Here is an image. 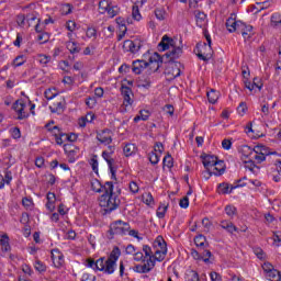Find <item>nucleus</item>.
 Returning <instances> with one entry per match:
<instances>
[{
  "mask_svg": "<svg viewBox=\"0 0 281 281\" xmlns=\"http://www.w3.org/2000/svg\"><path fill=\"white\" fill-rule=\"evenodd\" d=\"M44 95L46 100H54V98L58 95V92H56V89L48 88L47 90H45Z\"/></svg>",
  "mask_w": 281,
  "mask_h": 281,
  "instance_id": "e433bc0d",
  "label": "nucleus"
},
{
  "mask_svg": "<svg viewBox=\"0 0 281 281\" xmlns=\"http://www.w3.org/2000/svg\"><path fill=\"white\" fill-rule=\"evenodd\" d=\"M95 104H98V100H95V97H89L86 99V105L88 109H94Z\"/></svg>",
  "mask_w": 281,
  "mask_h": 281,
  "instance_id": "de8ad7c7",
  "label": "nucleus"
},
{
  "mask_svg": "<svg viewBox=\"0 0 281 281\" xmlns=\"http://www.w3.org/2000/svg\"><path fill=\"white\" fill-rule=\"evenodd\" d=\"M281 23V15L279 13H274L271 15V25L278 27Z\"/></svg>",
  "mask_w": 281,
  "mask_h": 281,
  "instance_id": "a18cd8bd",
  "label": "nucleus"
},
{
  "mask_svg": "<svg viewBox=\"0 0 281 281\" xmlns=\"http://www.w3.org/2000/svg\"><path fill=\"white\" fill-rule=\"evenodd\" d=\"M225 173V162L223 160H217L215 166L212 167L211 172L209 173L210 177L214 175L215 177H221V175Z\"/></svg>",
  "mask_w": 281,
  "mask_h": 281,
  "instance_id": "4be33fe9",
  "label": "nucleus"
},
{
  "mask_svg": "<svg viewBox=\"0 0 281 281\" xmlns=\"http://www.w3.org/2000/svg\"><path fill=\"white\" fill-rule=\"evenodd\" d=\"M204 36L206 38L207 44L204 43L202 48L198 50V58H200V60H204V63H207V60L212 58V37L207 32L204 33Z\"/></svg>",
  "mask_w": 281,
  "mask_h": 281,
  "instance_id": "423d86ee",
  "label": "nucleus"
},
{
  "mask_svg": "<svg viewBox=\"0 0 281 281\" xmlns=\"http://www.w3.org/2000/svg\"><path fill=\"white\" fill-rule=\"evenodd\" d=\"M22 205L25 207V210H32V207H34V202L32 199L24 198L22 199Z\"/></svg>",
  "mask_w": 281,
  "mask_h": 281,
  "instance_id": "09e8293b",
  "label": "nucleus"
},
{
  "mask_svg": "<svg viewBox=\"0 0 281 281\" xmlns=\"http://www.w3.org/2000/svg\"><path fill=\"white\" fill-rule=\"evenodd\" d=\"M91 189L93 190V192H104V184L102 186V183L95 179L91 182Z\"/></svg>",
  "mask_w": 281,
  "mask_h": 281,
  "instance_id": "72a5a7b5",
  "label": "nucleus"
},
{
  "mask_svg": "<svg viewBox=\"0 0 281 281\" xmlns=\"http://www.w3.org/2000/svg\"><path fill=\"white\" fill-rule=\"evenodd\" d=\"M177 43L172 40V37H169L168 35H164L160 43L158 44V47H161V52H166L167 49H170L168 53H166L167 58H170V60H175L183 54V49L181 47L176 46Z\"/></svg>",
  "mask_w": 281,
  "mask_h": 281,
  "instance_id": "20e7f679",
  "label": "nucleus"
},
{
  "mask_svg": "<svg viewBox=\"0 0 281 281\" xmlns=\"http://www.w3.org/2000/svg\"><path fill=\"white\" fill-rule=\"evenodd\" d=\"M143 58H147V67H149L150 71H159V68L161 67V64L164 60L161 59V55L158 53H154L150 55V53H147L143 55Z\"/></svg>",
  "mask_w": 281,
  "mask_h": 281,
  "instance_id": "1a4fd4ad",
  "label": "nucleus"
},
{
  "mask_svg": "<svg viewBox=\"0 0 281 281\" xmlns=\"http://www.w3.org/2000/svg\"><path fill=\"white\" fill-rule=\"evenodd\" d=\"M120 256H122V250H120V247L115 246L110 252L108 259L104 257L99 258V271H102L108 276H112V273H115Z\"/></svg>",
  "mask_w": 281,
  "mask_h": 281,
  "instance_id": "7ed1b4c3",
  "label": "nucleus"
},
{
  "mask_svg": "<svg viewBox=\"0 0 281 281\" xmlns=\"http://www.w3.org/2000/svg\"><path fill=\"white\" fill-rule=\"evenodd\" d=\"M180 207H182L183 210L188 209L190 205V199H188V196H184L180 200L179 202Z\"/></svg>",
  "mask_w": 281,
  "mask_h": 281,
  "instance_id": "e2e57ef3",
  "label": "nucleus"
},
{
  "mask_svg": "<svg viewBox=\"0 0 281 281\" xmlns=\"http://www.w3.org/2000/svg\"><path fill=\"white\" fill-rule=\"evenodd\" d=\"M153 248L148 245H143L142 251H137V248L133 244H128L125 248L127 256H133L135 262H143V265H136L133 270L136 273H150L155 269L156 262H164L166 255L168 254V245L164 237L158 236L153 244Z\"/></svg>",
  "mask_w": 281,
  "mask_h": 281,
  "instance_id": "f257e3e1",
  "label": "nucleus"
},
{
  "mask_svg": "<svg viewBox=\"0 0 281 281\" xmlns=\"http://www.w3.org/2000/svg\"><path fill=\"white\" fill-rule=\"evenodd\" d=\"M201 256H202V260H203V262H205V265H210V262H212V261H210V258H212V251L203 250Z\"/></svg>",
  "mask_w": 281,
  "mask_h": 281,
  "instance_id": "49530a36",
  "label": "nucleus"
},
{
  "mask_svg": "<svg viewBox=\"0 0 281 281\" xmlns=\"http://www.w3.org/2000/svg\"><path fill=\"white\" fill-rule=\"evenodd\" d=\"M267 158L265 156H262V154H252L251 156V160L256 161V164H262V161H265Z\"/></svg>",
  "mask_w": 281,
  "mask_h": 281,
  "instance_id": "5fc2aeb1",
  "label": "nucleus"
},
{
  "mask_svg": "<svg viewBox=\"0 0 281 281\" xmlns=\"http://www.w3.org/2000/svg\"><path fill=\"white\" fill-rule=\"evenodd\" d=\"M26 60L27 58L24 55H20L13 59L12 67H21L25 65Z\"/></svg>",
  "mask_w": 281,
  "mask_h": 281,
  "instance_id": "473e14b6",
  "label": "nucleus"
},
{
  "mask_svg": "<svg viewBox=\"0 0 281 281\" xmlns=\"http://www.w3.org/2000/svg\"><path fill=\"white\" fill-rule=\"evenodd\" d=\"M0 245H1V250L7 254V251H10V237H8V234H3L0 238Z\"/></svg>",
  "mask_w": 281,
  "mask_h": 281,
  "instance_id": "c85d7f7f",
  "label": "nucleus"
},
{
  "mask_svg": "<svg viewBox=\"0 0 281 281\" xmlns=\"http://www.w3.org/2000/svg\"><path fill=\"white\" fill-rule=\"evenodd\" d=\"M123 153H124L125 157H131L137 153V146H135V144L127 143L123 147Z\"/></svg>",
  "mask_w": 281,
  "mask_h": 281,
  "instance_id": "cd10ccee",
  "label": "nucleus"
},
{
  "mask_svg": "<svg viewBox=\"0 0 281 281\" xmlns=\"http://www.w3.org/2000/svg\"><path fill=\"white\" fill-rule=\"evenodd\" d=\"M244 164L247 170H249L250 172H255L254 170L256 168V162H254L251 158L244 160Z\"/></svg>",
  "mask_w": 281,
  "mask_h": 281,
  "instance_id": "ea45409f",
  "label": "nucleus"
},
{
  "mask_svg": "<svg viewBox=\"0 0 281 281\" xmlns=\"http://www.w3.org/2000/svg\"><path fill=\"white\" fill-rule=\"evenodd\" d=\"M87 267H90V269H93L94 271H100V259L97 261L93 259H87Z\"/></svg>",
  "mask_w": 281,
  "mask_h": 281,
  "instance_id": "c9c22d12",
  "label": "nucleus"
},
{
  "mask_svg": "<svg viewBox=\"0 0 281 281\" xmlns=\"http://www.w3.org/2000/svg\"><path fill=\"white\" fill-rule=\"evenodd\" d=\"M46 128L47 131H49L50 133H53L55 139H56V144H58L59 146H63V144L65 143L64 136L65 133H63L60 131V127L58 126H53L52 127V123L46 124Z\"/></svg>",
  "mask_w": 281,
  "mask_h": 281,
  "instance_id": "2eb2a0df",
  "label": "nucleus"
},
{
  "mask_svg": "<svg viewBox=\"0 0 281 281\" xmlns=\"http://www.w3.org/2000/svg\"><path fill=\"white\" fill-rule=\"evenodd\" d=\"M148 117H150V112L146 111V110H140L139 111V115H136L134 117V122H139L140 120H143V122H146V120H148Z\"/></svg>",
  "mask_w": 281,
  "mask_h": 281,
  "instance_id": "2f4dec72",
  "label": "nucleus"
},
{
  "mask_svg": "<svg viewBox=\"0 0 281 281\" xmlns=\"http://www.w3.org/2000/svg\"><path fill=\"white\" fill-rule=\"evenodd\" d=\"M88 38H95L98 36V31L94 27H88L86 32Z\"/></svg>",
  "mask_w": 281,
  "mask_h": 281,
  "instance_id": "864d4df0",
  "label": "nucleus"
},
{
  "mask_svg": "<svg viewBox=\"0 0 281 281\" xmlns=\"http://www.w3.org/2000/svg\"><path fill=\"white\" fill-rule=\"evenodd\" d=\"M155 16L158 21H164L166 19V10L164 8H157L155 10Z\"/></svg>",
  "mask_w": 281,
  "mask_h": 281,
  "instance_id": "58836bf2",
  "label": "nucleus"
},
{
  "mask_svg": "<svg viewBox=\"0 0 281 281\" xmlns=\"http://www.w3.org/2000/svg\"><path fill=\"white\" fill-rule=\"evenodd\" d=\"M162 164H164V166H167V168H172V166H173L172 156H170V154L165 156Z\"/></svg>",
  "mask_w": 281,
  "mask_h": 281,
  "instance_id": "6e6d98bb",
  "label": "nucleus"
},
{
  "mask_svg": "<svg viewBox=\"0 0 281 281\" xmlns=\"http://www.w3.org/2000/svg\"><path fill=\"white\" fill-rule=\"evenodd\" d=\"M34 267L40 273L47 271V266H45L41 260H36Z\"/></svg>",
  "mask_w": 281,
  "mask_h": 281,
  "instance_id": "c03bdc74",
  "label": "nucleus"
},
{
  "mask_svg": "<svg viewBox=\"0 0 281 281\" xmlns=\"http://www.w3.org/2000/svg\"><path fill=\"white\" fill-rule=\"evenodd\" d=\"M218 161V158L216 156L207 155L202 157V164L204 168L207 170L209 175L212 172V168L216 166V162Z\"/></svg>",
  "mask_w": 281,
  "mask_h": 281,
  "instance_id": "aec40b11",
  "label": "nucleus"
},
{
  "mask_svg": "<svg viewBox=\"0 0 281 281\" xmlns=\"http://www.w3.org/2000/svg\"><path fill=\"white\" fill-rule=\"evenodd\" d=\"M119 30H126V20L124 18H116Z\"/></svg>",
  "mask_w": 281,
  "mask_h": 281,
  "instance_id": "338daca9",
  "label": "nucleus"
},
{
  "mask_svg": "<svg viewBox=\"0 0 281 281\" xmlns=\"http://www.w3.org/2000/svg\"><path fill=\"white\" fill-rule=\"evenodd\" d=\"M49 110L52 113H63V111H65V99L60 98L54 101L53 104L49 105Z\"/></svg>",
  "mask_w": 281,
  "mask_h": 281,
  "instance_id": "5701e85b",
  "label": "nucleus"
},
{
  "mask_svg": "<svg viewBox=\"0 0 281 281\" xmlns=\"http://www.w3.org/2000/svg\"><path fill=\"white\" fill-rule=\"evenodd\" d=\"M121 95L123 97V105L125 108L133 106L134 94H133V90L128 86H124V85L121 86Z\"/></svg>",
  "mask_w": 281,
  "mask_h": 281,
  "instance_id": "9b49d317",
  "label": "nucleus"
},
{
  "mask_svg": "<svg viewBox=\"0 0 281 281\" xmlns=\"http://www.w3.org/2000/svg\"><path fill=\"white\" fill-rule=\"evenodd\" d=\"M147 67H148V61L144 57V59H137L133 61L132 71L133 74H136V76H139V74H142L144 69H147Z\"/></svg>",
  "mask_w": 281,
  "mask_h": 281,
  "instance_id": "f3484780",
  "label": "nucleus"
},
{
  "mask_svg": "<svg viewBox=\"0 0 281 281\" xmlns=\"http://www.w3.org/2000/svg\"><path fill=\"white\" fill-rule=\"evenodd\" d=\"M99 12L100 14H105L113 19L114 16H117L120 14V7L113 4L110 0H101L99 2Z\"/></svg>",
  "mask_w": 281,
  "mask_h": 281,
  "instance_id": "39448f33",
  "label": "nucleus"
},
{
  "mask_svg": "<svg viewBox=\"0 0 281 281\" xmlns=\"http://www.w3.org/2000/svg\"><path fill=\"white\" fill-rule=\"evenodd\" d=\"M238 153L241 154L243 161L251 159V157L254 156V149H251V147H249L248 145H241L238 148Z\"/></svg>",
  "mask_w": 281,
  "mask_h": 281,
  "instance_id": "b1692460",
  "label": "nucleus"
},
{
  "mask_svg": "<svg viewBox=\"0 0 281 281\" xmlns=\"http://www.w3.org/2000/svg\"><path fill=\"white\" fill-rule=\"evenodd\" d=\"M148 159L153 166H157V164H159V156L155 151L149 153Z\"/></svg>",
  "mask_w": 281,
  "mask_h": 281,
  "instance_id": "79ce46f5",
  "label": "nucleus"
},
{
  "mask_svg": "<svg viewBox=\"0 0 281 281\" xmlns=\"http://www.w3.org/2000/svg\"><path fill=\"white\" fill-rule=\"evenodd\" d=\"M237 111L239 115H245V113H247V103L245 102L239 103Z\"/></svg>",
  "mask_w": 281,
  "mask_h": 281,
  "instance_id": "0e129e2a",
  "label": "nucleus"
},
{
  "mask_svg": "<svg viewBox=\"0 0 281 281\" xmlns=\"http://www.w3.org/2000/svg\"><path fill=\"white\" fill-rule=\"evenodd\" d=\"M206 95L211 104H216V102L218 101V92H216L215 90L209 91Z\"/></svg>",
  "mask_w": 281,
  "mask_h": 281,
  "instance_id": "f704fd0d",
  "label": "nucleus"
},
{
  "mask_svg": "<svg viewBox=\"0 0 281 281\" xmlns=\"http://www.w3.org/2000/svg\"><path fill=\"white\" fill-rule=\"evenodd\" d=\"M66 47L70 52V54H80V44L74 41H68L66 43Z\"/></svg>",
  "mask_w": 281,
  "mask_h": 281,
  "instance_id": "c756f323",
  "label": "nucleus"
},
{
  "mask_svg": "<svg viewBox=\"0 0 281 281\" xmlns=\"http://www.w3.org/2000/svg\"><path fill=\"white\" fill-rule=\"evenodd\" d=\"M195 23L198 27H205L207 25V15L204 12L198 11L195 13Z\"/></svg>",
  "mask_w": 281,
  "mask_h": 281,
  "instance_id": "393cba45",
  "label": "nucleus"
},
{
  "mask_svg": "<svg viewBox=\"0 0 281 281\" xmlns=\"http://www.w3.org/2000/svg\"><path fill=\"white\" fill-rule=\"evenodd\" d=\"M225 213L227 214V216L233 217L236 214V207L234 205H226Z\"/></svg>",
  "mask_w": 281,
  "mask_h": 281,
  "instance_id": "4d7b16f0",
  "label": "nucleus"
},
{
  "mask_svg": "<svg viewBox=\"0 0 281 281\" xmlns=\"http://www.w3.org/2000/svg\"><path fill=\"white\" fill-rule=\"evenodd\" d=\"M130 191L133 194H137V192H139V186H137V182L135 181L130 182Z\"/></svg>",
  "mask_w": 281,
  "mask_h": 281,
  "instance_id": "69168bd1",
  "label": "nucleus"
},
{
  "mask_svg": "<svg viewBox=\"0 0 281 281\" xmlns=\"http://www.w3.org/2000/svg\"><path fill=\"white\" fill-rule=\"evenodd\" d=\"M52 260H53V265L57 269H60V267H63V265H65V256L58 249L52 250Z\"/></svg>",
  "mask_w": 281,
  "mask_h": 281,
  "instance_id": "a211bd4d",
  "label": "nucleus"
},
{
  "mask_svg": "<svg viewBox=\"0 0 281 281\" xmlns=\"http://www.w3.org/2000/svg\"><path fill=\"white\" fill-rule=\"evenodd\" d=\"M237 34H241V36L247 41L254 36V26L244 23V27L241 31H237Z\"/></svg>",
  "mask_w": 281,
  "mask_h": 281,
  "instance_id": "a878e982",
  "label": "nucleus"
},
{
  "mask_svg": "<svg viewBox=\"0 0 281 281\" xmlns=\"http://www.w3.org/2000/svg\"><path fill=\"white\" fill-rule=\"evenodd\" d=\"M245 184H232L227 182L220 183L217 187L218 194H231L232 190H236V188H243Z\"/></svg>",
  "mask_w": 281,
  "mask_h": 281,
  "instance_id": "6ab92c4d",
  "label": "nucleus"
},
{
  "mask_svg": "<svg viewBox=\"0 0 281 281\" xmlns=\"http://www.w3.org/2000/svg\"><path fill=\"white\" fill-rule=\"evenodd\" d=\"M210 278H211V281H223V277L221 276V273L216 271L210 272Z\"/></svg>",
  "mask_w": 281,
  "mask_h": 281,
  "instance_id": "052dcab7",
  "label": "nucleus"
},
{
  "mask_svg": "<svg viewBox=\"0 0 281 281\" xmlns=\"http://www.w3.org/2000/svg\"><path fill=\"white\" fill-rule=\"evenodd\" d=\"M220 227H222V229H226V232L228 234H233L234 232H238V227H236V225H234V223L229 222V221H221L220 223Z\"/></svg>",
  "mask_w": 281,
  "mask_h": 281,
  "instance_id": "bb28decb",
  "label": "nucleus"
},
{
  "mask_svg": "<svg viewBox=\"0 0 281 281\" xmlns=\"http://www.w3.org/2000/svg\"><path fill=\"white\" fill-rule=\"evenodd\" d=\"M226 27H227L228 32H231V33L243 31V29L245 27V22L236 21V20H234V18H229L226 21Z\"/></svg>",
  "mask_w": 281,
  "mask_h": 281,
  "instance_id": "dca6fc26",
  "label": "nucleus"
},
{
  "mask_svg": "<svg viewBox=\"0 0 281 281\" xmlns=\"http://www.w3.org/2000/svg\"><path fill=\"white\" fill-rule=\"evenodd\" d=\"M132 1V16L135 21H142V13L139 10L144 8V3L148 0H131Z\"/></svg>",
  "mask_w": 281,
  "mask_h": 281,
  "instance_id": "ddd939ff",
  "label": "nucleus"
},
{
  "mask_svg": "<svg viewBox=\"0 0 281 281\" xmlns=\"http://www.w3.org/2000/svg\"><path fill=\"white\" fill-rule=\"evenodd\" d=\"M123 49H124V52H131V54H137V52H139V49H142V41L126 40L123 43Z\"/></svg>",
  "mask_w": 281,
  "mask_h": 281,
  "instance_id": "f8f14e48",
  "label": "nucleus"
},
{
  "mask_svg": "<svg viewBox=\"0 0 281 281\" xmlns=\"http://www.w3.org/2000/svg\"><path fill=\"white\" fill-rule=\"evenodd\" d=\"M61 137H64V142H76V139H78V135H76L75 133L72 134H61Z\"/></svg>",
  "mask_w": 281,
  "mask_h": 281,
  "instance_id": "603ef678",
  "label": "nucleus"
},
{
  "mask_svg": "<svg viewBox=\"0 0 281 281\" xmlns=\"http://www.w3.org/2000/svg\"><path fill=\"white\" fill-rule=\"evenodd\" d=\"M37 60L41 65H47L52 61V56L41 54L37 56Z\"/></svg>",
  "mask_w": 281,
  "mask_h": 281,
  "instance_id": "37998d69",
  "label": "nucleus"
},
{
  "mask_svg": "<svg viewBox=\"0 0 281 281\" xmlns=\"http://www.w3.org/2000/svg\"><path fill=\"white\" fill-rule=\"evenodd\" d=\"M128 229H131V224L122 220L113 222L110 226L111 234L115 236H126V234H128Z\"/></svg>",
  "mask_w": 281,
  "mask_h": 281,
  "instance_id": "0eeeda50",
  "label": "nucleus"
},
{
  "mask_svg": "<svg viewBox=\"0 0 281 281\" xmlns=\"http://www.w3.org/2000/svg\"><path fill=\"white\" fill-rule=\"evenodd\" d=\"M97 139L100 144L104 146H109L113 142L111 130H103L97 133Z\"/></svg>",
  "mask_w": 281,
  "mask_h": 281,
  "instance_id": "4468645a",
  "label": "nucleus"
},
{
  "mask_svg": "<svg viewBox=\"0 0 281 281\" xmlns=\"http://www.w3.org/2000/svg\"><path fill=\"white\" fill-rule=\"evenodd\" d=\"M166 212H168V205L159 206L156 214L158 218H165Z\"/></svg>",
  "mask_w": 281,
  "mask_h": 281,
  "instance_id": "3c124183",
  "label": "nucleus"
},
{
  "mask_svg": "<svg viewBox=\"0 0 281 281\" xmlns=\"http://www.w3.org/2000/svg\"><path fill=\"white\" fill-rule=\"evenodd\" d=\"M267 280L270 281H281V273L278 270H272L266 274Z\"/></svg>",
  "mask_w": 281,
  "mask_h": 281,
  "instance_id": "7c9ffc66",
  "label": "nucleus"
},
{
  "mask_svg": "<svg viewBox=\"0 0 281 281\" xmlns=\"http://www.w3.org/2000/svg\"><path fill=\"white\" fill-rule=\"evenodd\" d=\"M26 23H29V27L31 25H35L36 32H43V29H41V19L36 16V13H30L26 15Z\"/></svg>",
  "mask_w": 281,
  "mask_h": 281,
  "instance_id": "412c9836",
  "label": "nucleus"
},
{
  "mask_svg": "<svg viewBox=\"0 0 281 281\" xmlns=\"http://www.w3.org/2000/svg\"><path fill=\"white\" fill-rule=\"evenodd\" d=\"M262 269H263V272L266 273V276H268V273L272 272L276 268H273V265H271L269 262H265L262 265Z\"/></svg>",
  "mask_w": 281,
  "mask_h": 281,
  "instance_id": "13d9d810",
  "label": "nucleus"
},
{
  "mask_svg": "<svg viewBox=\"0 0 281 281\" xmlns=\"http://www.w3.org/2000/svg\"><path fill=\"white\" fill-rule=\"evenodd\" d=\"M11 135L13 139H21V130L19 127H13L11 130Z\"/></svg>",
  "mask_w": 281,
  "mask_h": 281,
  "instance_id": "680f3d73",
  "label": "nucleus"
},
{
  "mask_svg": "<svg viewBox=\"0 0 281 281\" xmlns=\"http://www.w3.org/2000/svg\"><path fill=\"white\" fill-rule=\"evenodd\" d=\"M12 109L18 113V120H27L30 117V105L23 100L13 103Z\"/></svg>",
  "mask_w": 281,
  "mask_h": 281,
  "instance_id": "6e6552de",
  "label": "nucleus"
},
{
  "mask_svg": "<svg viewBox=\"0 0 281 281\" xmlns=\"http://www.w3.org/2000/svg\"><path fill=\"white\" fill-rule=\"evenodd\" d=\"M183 65L181 63L176 61L169 64V66L165 70V75L167 76L168 80H175V78H179L181 76V69Z\"/></svg>",
  "mask_w": 281,
  "mask_h": 281,
  "instance_id": "9d476101",
  "label": "nucleus"
},
{
  "mask_svg": "<svg viewBox=\"0 0 281 281\" xmlns=\"http://www.w3.org/2000/svg\"><path fill=\"white\" fill-rule=\"evenodd\" d=\"M187 281H199V273L194 270H189L186 277Z\"/></svg>",
  "mask_w": 281,
  "mask_h": 281,
  "instance_id": "4c0bfd02",
  "label": "nucleus"
},
{
  "mask_svg": "<svg viewBox=\"0 0 281 281\" xmlns=\"http://www.w3.org/2000/svg\"><path fill=\"white\" fill-rule=\"evenodd\" d=\"M37 41L41 43V45L47 43V41H49V35H47V33H41L37 32Z\"/></svg>",
  "mask_w": 281,
  "mask_h": 281,
  "instance_id": "8fccbe9b",
  "label": "nucleus"
},
{
  "mask_svg": "<svg viewBox=\"0 0 281 281\" xmlns=\"http://www.w3.org/2000/svg\"><path fill=\"white\" fill-rule=\"evenodd\" d=\"M205 243H206V239H205V236L203 235H198L194 238V244L196 245V247H205Z\"/></svg>",
  "mask_w": 281,
  "mask_h": 281,
  "instance_id": "a19ab883",
  "label": "nucleus"
},
{
  "mask_svg": "<svg viewBox=\"0 0 281 281\" xmlns=\"http://www.w3.org/2000/svg\"><path fill=\"white\" fill-rule=\"evenodd\" d=\"M111 181L104 183V193L99 198L100 207H103L104 214H111L120 207V194H122L121 189H116Z\"/></svg>",
  "mask_w": 281,
  "mask_h": 281,
  "instance_id": "f03ea898",
  "label": "nucleus"
},
{
  "mask_svg": "<svg viewBox=\"0 0 281 281\" xmlns=\"http://www.w3.org/2000/svg\"><path fill=\"white\" fill-rule=\"evenodd\" d=\"M25 21H27V16L25 14H19L16 18V23L20 25V27H23L25 25Z\"/></svg>",
  "mask_w": 281,
  "mask_h": 281,
  "instance_id": "bf43d9fd",
  "label": "nucleus"
},
{
  "mask_svg": "<svg viewBox=\"0 0 281 281\" xmlns=\"http://www.w3.org/2000/svg\"><path fill=\"white\" fill-rule=\"evenodd\" d=\"M81 281H95V276L89 274V273H85V274L82 276Z\"/></svg>",
  "mask_w": 281,
  "mask_h": 281,
  "instance_id": "774afa93",
  "label": "nucleus"
}]
</instances>
